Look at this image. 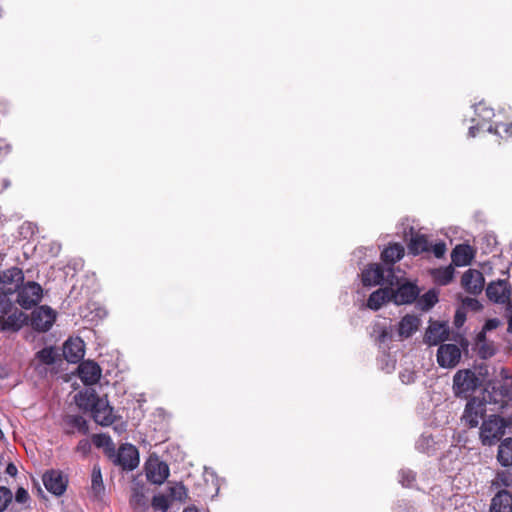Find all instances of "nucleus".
<instances>
[{"instance_id": "1", "label": "nucleus", "mask_w": 512, "mask_h": 512, "mask_svg": "<svg viewBox=\"0 0 512 512\" xmlns=\"http://www.w3.org/2000/svg\"><path fill=\"white\" fill-rule=\"evenodd\" d=\"M75 402L81 410L90 412L94 421L101 426L111 425L116 418L108 401L98 397L93 389L77 393Z\"/></svg>"}, {"instance_id": "2", "label": "nucleus", "mask_w": 512, "mask_h": 512, "mask_svg": "<svg viewBox=\"0 0 512 512\" xmlns=\"http://www.w3.org/2000/svg\"><path fill=\"white\" fill-rule=\"evenodd\" d=\"M475 117L471 119L474 125L469 127V136L475 137L476 130H485L489 133H495L502 138H512V125L509 123H500L499 121H495L493 124L490 123V120L495 116V113L492 108L487 106L484 102H479L473 107Z\"/></svg>"}, {"instance_id": "3", "label": "nucleus", "mask_w": 512, "mask_h": 512, "mask_svg": "<svg viewBox=\"0 0 512 512\" xmlns=\"http://www.w3.org/2000/svg\"><path fill=\"white\" fill-rule=\"evenodd\" d=\"M27 320L26 314L14 308L6 295L0 294V330H19Z\"/></svg>"}, {"instance_id": "4", "label": "nucleus", "mask_w": 512, "mask_h": 512, "mask_svg": "<svg viewBox=\"0 0 512 512\" xmlns=\"http://www.w3.org/2000/svg\"><path fill=\"white\" fill-rule=\"evenodd\" d=\"M387 284L392 288V302L396 305L412 303L419 294L417 286L412 283H400L390 268L387 269Z\"/></svg>"}, {"instance_id": "5", "label": "nucleus", "mask_w": 512, "mask_h": 512, "mask_svg": "<svg viewBox=\"0 0 512 512\" xmlns=\"http://www.w3.org/2000/svg\"><path fill=\"white\" fill-rule=\"evenodd\" d=\"M483 379L475 370H459L453 377V390L456 396L468 397L479 386Z\"/></svg>"}, {"instance_id": "6", "label": "nucleus", "mask_w": 512, "mask_h": 512, "mask_svg": "<svg viewBox=\"0 0 512 512\" xmlns=\"http://www.w3.org/2000/svg\"><path fill=\"white\" fill-rule=\"evenodd\" d=\"M510 422L498 416H490L481 426L480 437L484 445L495 444L504 434Z\"/></svg>"}, {"instance_id": "7", "label": "nucleus", "mask_w": 512, "mask_h": 512, "mask_svg": "<svg viewBox=\"0 0 512 512\" xmlns=\"http://www.w3.org/2000/svg\"><path fill=\"white\" fill-rule=\"evenodd\" d=\"M145 473L150 482L160 485L168 478L170 470L158 456L150 455L145 463Z\"/></svg>"}, {"instance_id": "8", "label": "nucleus", "mask_w": 512, "mask_h": 512, "mask_svg": "<svg viewBox=\"0 0 512 512\" xmlns=\"http://www.w3.org/2000/svg\"><path fill=\"white\" fill-rule=\"evenodd\" d=\"M462 351L457 344H441L437 350L436 359L440 367L451 369L458 365Z\"/></svg>"}, {"instance_id": "9", "label": "nucleus", "mask_w": 512, "mask_h": 512, "mask_svg": "<svg viewBox=\"0 0 512 512\" xmlns=\"http://www.w3.org/2000/svg\"><path fill=\"white\" fill-rule=\"evenodd\" d=\"M43 290L36 282H27L18 289L17 302L24 308L29 309L40 302Z\"/></svg>"}, {"instance_id": "10", "label": "nucleus", "mask_w": 512, "mask_h": 512, "mask_svg": "<svg viewBox=\"0 0 512 512\" xmlns=\"http://www.w3.org/2000/svg\"><path fill=\"white\" fill-rule=\"evenodd\" d=\"M56 320V312L47 305H42L35 309L31 314V326L39 331H48Z\"/></svg>"}, {"instance_id": "11", "label": "nucleus", "mask_w": 512, "mask_h": 512, "mask_svg": "<svg viewBox=\"0 0 512 512\" xmlns=\"http://www.w3.org/2000/svg\"><path fill=\"white\" fill-rule=\"evenodd\" d=\"M449 326L446 322H430L424 335V342L430 346L438 345L449 338Z\"/></svg>"}, {"instance_id": "12", "label": "nucleus", "mask_w": 512, "mask_h": 512, "mask_svg": "<svg viewBox=\"0 0 512 512\" xmlns=\"http://www.w3.org/2000/svg\"><path fill=\"white\" fill-rule=\"evenodd\" d=\"M486 294L489 300L498 304H506L509 303L511 287L506 280L499 279L489 283Z\"/></svg>"}, {"instance_id": "13", "label": "nucleus", "mask_w": 512, "mask_h": 512, "mask_svg": "<svg viewBox=\"0 0 512 512\" xmlns=\"http://www.w3.org/2000/svg\"><path fill=\"white\" fill-rule=\"evenodd\" d=\"M114 462L123 469L133 470L139 464V455L137 449L131 444L122 445L115 455Z\"/></svg>"}, {"instance_id": "14", "label": "nucleus", "mask_w": 512, "mask_h": 512, "mask_svg": "<svg viewBox=\"0 0 512 512\" xmlns=\"http://www.w3.org/2000/svg\"><path fill=\"white\" fill-rule=\"evenodd\" d=\"M485 413L484 403L476 398L471 399L464 410L463 420L470 426L476 427Z\"/></svg>"}, {"instance_id": "15", "label": "nucleus", "mask_w": 512, "mask_h": 512, "mask_svg": "<svg viewBox=\"0 0 512 512\" xmlns=\"http://www.w3.org/2000/svg\"><path fill=\"white\" fill-rule=\"evenodd\" d=\"M483 274L475 269L467 270L461 279L464 289L471 294H479L484 287Z\"/></svg>"}, {"instance_id": "16", "label": "nucleus", "mask_w": 512, "mask_h": 512, "mask_svg": "<svg viewBox=\"0 0 512 512\" xmlns=\"http://www.w3.org/2000/svg\"><path fill=\"white\" fill-rule=\"evenodd\" d=\"M45 488L54 495H62L66 490L67 481L58 471H50L43 475Z\"/></svg>"}, {"instance_id": "17", "label": "nucleus", "mask_w": 512, "mask_h": 512, "mask_svg": "<svg viewBox=\"0 0 512 512\" xmlns=\"http://www.w3.org/2000/svg\"><path fill=\"white\" fill-rule=\"evenodd\" d=\"M85 345L80 338H70L63 346V355L68 362L77 363L85 354Z\"/></svg>"}, {"instance_id": "18", "label": "nucleus", "mask_w": 512, "mask_h": 512, "mask_svg": "<svg viewBox=\"0 0 512 512\" xmlns=\"http://www.w3.org/2000/svg\"><path fill=\"white\" fill-rule=\"evenodd\" d=\"M421 325V320L416 315H405L398 323V340H404L416 333Z\"/></svg>"}, {"instance_id": "19", "label": "nucleus", "mask_w": 512, "mask_h": 512, "mask_svg": "<svg viewBox=\"0 0 512 512\" xmlns=\"http://www.w3.org/2000/svg\"><path fill=\"white\" fill-rule=\"evenodd\" d=\"M78 374L85 385H93L100 379L101 369L93 361H84L78 367Z\"/></svg>"}, {"instance_id": "20", "label": "nucleus", "mask_w": 512, "mask_h": 512, "mask_svg": "<svg viewBox=\"0 0 512 512\" xmlns=\"http://www.w3.org/2000/svg\"><path fill=\"white\" fill-rule=\"evenodd\" d=\"M362 282L365 286L387 284V270L384 271L379 264H371L362 272Z\"/></svg>"}, {"instance_id": "21", "label": "nucleus", "mask_w": 512, "mask_h": 512, "mask_svg": "<svg viewBox=\"0 0 512 512\" xmlns=\"http://www.w3.org/2000/svg\"><path fill=\"white\" fill-rule=\"evenodd\" d=\"M372 336L380 347L387 346L394 339L392 325L376 322L372 328Z\"/></svg>"}, {"instance_id": "22", "label": "nucleus", "mask_w": 512, "mask_h": 512, "mask_svg": "<svg viewBox=\"0 0 512 512\" xmlns=\"http://www.w3.org/2000/svg\"><path fill=\"white\" fill-rule=\"evenodd\" d=\"M387 302H392V288L385 287L374 291L368 298L367 307L379 310Z\"/></svg>"}, {"instance_id": "23", "label": "nucleus", "mask_w": 512, "mask_h": 512, "mask_svg": "<svg viewBox=\"0 0 512 512\" xmlns=\"http://www.w3.org/2000/svg\"><path fill=\"white\" fill-rule=\"evenodd\" d=\"M452 262L458 266L469 265L474 258V251L471 246L467 244L457 245L451 254Z\"/></svg>"}, {"instance_id": "24", "label": "nucleus", "mask_w": 512, "mask_h": 512, "mask_svg": "<svg viewBox=\"0 0 512 512\" xmlns=\"http://www.w3.org/2000/svg\"><path fill=\"white\" fill-rule=\"evenodd\" d=\"M490 512H512V495L503 490L492 499Z\"/></svg>"}, {"instance_id": "25", "label": "nucleus", "mask_w": 512, "mask_h": 512, "mask_svg": "<svg viewBox=\"0 0 512 512\" xmlns=\"http://www.w3.org/2000/svg\"><path fill=\"white\" fill-rule=\"evenodd\" d=\"M409 251L414 254L430 251V243L424 234L412 232L408 244Z\"/></svg>"}, {"instance_id": "26", "label": "nucleus", "mask_w": 512, "mask_h": 512, "mask_svg": "<svg viewBox=\"0 0 512 512\" xmlns=\"http://www.w3.org/2000/svg\"><path fill=\"white\" fill-rule=\"evenodd\" d=\"M90 492L91 495L97 500H101L105 493V486L102 479L101 469L98 465H95L92 469Z\"/></svg>"}, {"instance_id": "27", "label": "nucleus", "mask_w": 512, "mask_h": 512, "mask_svg": "<svg viewBox=\"0 0 512 512\" xmlns=\"http://www.w3.org/2000/svg\"><path fill=\"white\" fill-rule=\"evenodd\" d=\"M130 505L138 511H146L149 508L148 498L143 486H135L132 489Z\"/></svg>"}, {"instance_id": "28", "label": "nucleus", "mask_w": 512, "mask_h": 512, "mask_svg": "<svg viewBox=\"0 0 512 512\" xmlns=\"http://www.w3.org/2000/svg\"><path fill=\"white\" fill-rule=\"evenodd\" d=\"M497 459L502 466L512 465V438H506L498 448Z\"/></svg>"}, {"instance_id": "29", "label": "nucleus", "mask_w": 512, "mask_h": 512, "mask_svg": "<svg viewBox=\"0 0 512 512\" xmlns=\"http://www.w3.org/2000/svg\"><path fill=\"white\" fill-rule=\"evenodd\" d=\"M404 255V248L400 244H392L388 246L381 254L382 260L386 263H395Z\"/></svg>"}, {"instance_id": "30", "label": "nucleus", "mask_w": 512, "mask_h": 512, "mask_svg": "<svg viewBox=\"0 0 512 512\" xmlns=\"http://www.w3.org/2000/svg\"><path fill=\"white\" fill-rule=\"evenodd\" d=\"M431 273L436 283L440 285H447L453 279L454 269L452 266H447L434 269Z\"/></svg>"}, {"instance_id": "31", "label": "nucleus", "mask_w": 512, "mask_h": 512, "mask_svg": "<svg viewBox=\"0 0 512 512\" xmlns=\"http://www.w3.org/2000/svg\"><path fill=\"white\" fill-rule=\"evenodd\" d=\"M92 440L95 446L103 448L106 453L112 454L114 452V444L108 435L96 434L93 436Z\"/></svg>"}, {"instance_id": "32", "label": "nucleus", "mask_w": 512, "mask_h": 512, "mask_svg": "<svg viewBox=\"0 0 512 512\" xmlns=\"http://www.w3.org/2000/svg\"><path fill=\"white\" fill-rule=\"evenodd\" d=\"M170 501H183L187 496V491L181 483H175L168 487V494Z\"/></svg>"}, {"instance_id": "33", "label": "nucleus", "mask_w": 512, "mask_h": 512, "mask_svg": "<svg viewBox=\"0 0 512 512\" xmlns=\"http://www.w3.org/2000/svg\"><path fill=\"white\" fill-rule=\"evenodd\" d=\"M67 423L73 426L78 432L87 434L89 431L87 421L79 415H71L67 417Z\"/></svg>"}, {"instance_id": "34", "label": "nucleus", "mask_w": 512, "mask_h": 512, "mask_svg": "<svg viewBox=\"0 0 512 512\" xmlns=\"http://www.w3.org/2000/svg\"><path fill=\"white\" fill-rule=\"evenodd\" d=\"M171 501L169 497L165 494L155 495L152 499V507L154 510H158L161 512H166L170 507Z\"/></svg>"}, {"instance_id": "35", "label": "nucleus", "mask_w": 512, "mask_h": 512, "mask_svg": "<svg viewBox=\"0 0 512 512\" xmlns=\"http://www.w3.org/2000/svg\"><path fill=\"white\" fill-rule=\"evenodd\" d=\"M438 301V295L434 290L425 293L419 300V305L423 310H428L433 307Z\"/></svg>"}, {"instance_id": "36", "label": "nucleus", "mask_w": 512, "mask_h": 512, "mask_svg": "<svg viewBox=\"0 0 512 512\" xmlns=\"http://www.w3.org/2000/svg\"><path fill=\"white\" fill-rule=\"evenodd\" d=\"M13 494L10 489L0 487V512L5 511L8 505L12 502Z\"/></svg>"}, {"instance_id": "37", "label": "nucleus", "mask_w": 512, "mask_h": 512, "mask_svg": "<svg viewBox=\"0 0 512 512\" xmlns=\"http://www.w3.org/2000/svg\"><path fill=\"white\" fill-rule=\"evenodd\" d=\"M37 357L45 364H52L55 361L56 353L53 348L47 347L39 351Z\"/></svg>"}, {"instance_id": "38", "label": "nucleus", "mask_w": 512, "mask_h": 512, "mask_svg": "<svg viewBox=\"0 0 512 512\" xmlns=\"http://www.w3.org/2000/svg\"><path fill=\"white\" fill-rule=\"evenodd\" d=\"M415 480V474L411 470H401L400 471V483L405 486L409 487Z\"/></svg>"}, {"instance_id": "39", "label": "nucleus", "mask_w": 512, "mask_h": 512, "mask_svg": "<svg viewBox=\"0 0 512 512\" xmlns=\"http://www.w3.org/2000/svg\"><path fill=\"white\" fill-rule=\"evenodd\" d=\"M430 251H432L435 257L441 258L445 255L447 247L444 242H437L433 245L430 244Z\"/></svg>"}, {"instance_id": "40", "label": "nucleus", "mask_w": 512, "mask_h": 512, "mask_svg": "<svg viewBox=\"0 0 512 512\" xmlns=\"http://www.w3.org/2000/svg\"><path fill=\"white\" fill-rule=\"evenodd\" d=\"M496 483L501 484L503 486H511L512 485V473L510 472H500L497 474Z\"/></svg>"}, {"instance_id": "41", "label": "nucleus", "mask_w": 512, "mask_h": 512, "mask_svg": "<svg viewBox=\"0 0 512 512\" xmlns=\"http://www.w3.org/2000/svg\"><path fill=\"white\" fill-rule=\"evenodd\" d=\"M15 500L18 503H26L29 500V494L27 490L22 487L19 488L16 491Z\"/></svg>"}, {"instance_id": "42", "label": "nucleus", "mask_w": 512, "mask_h": 512, "mask_svg": "<svg viewBox=\"0 0 512 512\" xmlns=\"http://www.w3.org/2000/svg\"><path fill=\"white\" fill-rule=\"evenodd\" d=\"M91 449V444L89 440L83 439L81 440L77 445V451L82 453L83 455H86Z\"/></svg>"}, {"instance_id": "43", "label": "nucleus", "mask_w": 512, "mask_h": 512, "mask_svg": "<svg viewBox=\"0 0 512 512\" xmlns=\"http://www.w3.org/2000/svg\"><path fill=\"white\" fill-rule=\"evenodd\" d=\"M8 274H9V277L16 282L23 280V273L18 268H13V269L9 270Z\"/></svg>"}, {"instance_id": "44", "label": "nucleus", "mask_w": 512, "mask_h": 512, "mask_svg": "<svg viewBox=\"0 0 512 512\" xmlns=\"http://www.w3.org/2000/svg\"><path fill=\"white\" fill-rule=\"evenodd\" d=\"M463 304L473 310H478L481 308L479 301L474 298H465Z\"/></svg>"}, {"instance_id": "45", "label": "nucleus", "mask_w": 512, "mask_h": 512, "mask_svg": "<svg viewBox=\"0 0 512 512\" xmlns=\"http://www.w3.org/2000/svg\"><path fill=\"white\" fill-rule=\"evenodd\" d=\"M499 324L500 322L498 319H489L483 327V333H485L486 331L496 329L499 326Z\"/></svg>"}, {"instance_id": "46", "label": "nucleus", "mask_w": 512, "mask_h": 512, "mask_svg": "<svg viewBox=\"0 0 512 512\" xmlns=\"http://www.w3.org/2000/svg\"><path fill=\"white\" fill-rule=\"evenodd\" d=\"M508 331L512 333V302L508 305Z\"/></svg>"}, {"instance_id": "47", "label": "nucleus", "mask_w": 512, "mask_h": 512, "mask_svg": "<svg viewBox=\"0 0 512 512\" xmlns=\"http://www.w3.org/2000/svg\"><path fill=\"white\" fill-rule=\"evenodd\" d=\"M6 473L11 475V476H15L16 473H17V468L14 464H9L6 468Z\"/></svg>"}, {"instance_id": "48", "label": "nucleus", "mask_w": 512, "mask_h": 512, "mask_svg": "<svg viewBox=\"0 0 512 512\" xmlns=\"http://www.w3.org/2000/svg\"><path fill=\"white\" fill-rule=\"evenodd\" d=\"M501 375L506 380L510 379V376L508 375V372L505 369H502Z\"/></svg>"}, {"instance_id": "49", "label": "nucleus", "mask_w": 512, "mask_h": 512, "mask_svg": "<svg viewBox=\"0 0 512 512\" xmlns=\"http://www.w3.org/2000/svg\"><path fill=\"white\" fill-rule=\"evenodd\" d=\"M7 376V371L4 368H0V378H5Z\"/></svg>"}, {"instance_id": "50", "label": "nucleus", "mask_w": 512, "mask_h": 512, "mask_svg": "<svg viewBox=\"0 0 512 512\" xmlns=\"http://www.w3.org/2000/svg\"><path fill=\"white\" fill-rule=\"evenodd\" d=\"M183 512H199L195 507L185 508Z\"/></svg>"}, {"instance_id": "51", "label": "nucleus", "mask_w": 512, "mask_h": 512, "mask_svg": "<svg viewBox=\"0 0 512 512\" xmlns=\"http://www.w3.org/2000/svg\"><path fill=\"white\" fill-rule=\"evenodd\" d=\"M455 323H456L457 325H460V324L462 323V319L460 318L459 313H457V315H456Z\"/></svg>"}, {"instance_id": "52", "label": "nucleus", "mask_w": 512, "mask_h": 512, "mask_svg": "<svg viewBox=\"0 0 512 512\" xmlns=\"http://www.w3.org/2000/svg\"><path fill=\"white\" fill-rule=\"evenodd\" d=\"M424 441L428 442V441H429V438H422V439L419 441L418 446H419V447H421V446H422V442H424Z\"/></svg>"}, {"instance_id": "53", "label": "nucleus", "mask_w": 512, "mask_h": 512, "mask_svg": "<svg viewBox=\"0 0 512 512\" xmlns=\"http://www.w3.org/2000/svg\"><path fill=\"white\" fill-rule=\"evenodd\" d=\"M508 394V390L507 389H504L503 391H501V395L502 396H507Z\"/></svg>"}, {"instance_id": "54", "label": "nucleus", "mask_w": 512, "mask_h": 512, "mask_svg": "<svg viewBox=\"0 0 512 512\" xmlns=\"http://www.w3.org/2000/svg\"><path fill=\"white\" fill-rule=\"evenodd\" d=\"M115 429H116L117 431H119V432H120V431H123V430H124V427H123V425H121L119 428H118V427H115Z\"/></svg>"}, {"instance_id": "55", "label": "nucleus", "mask_w": 512, "mask_h": 512, "mask_svg": "<svg viewBox=\"0 0 512 512\" xmlns=\"http://www.w3.org/2000/svg\"><path fill=\"white\" fill-rule=\"evenodd\" d=\"M2 435H3V433H2V431L0 430V437H2Z\"/></svg>"}]
</instances>
